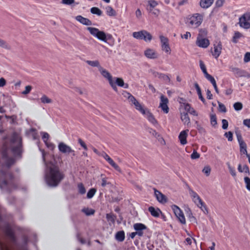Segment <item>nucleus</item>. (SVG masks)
I'll return each mask as SVG.
<instances>
[{
  "instance_id": "obj_59",
  "label": "nucleus",
  "mask_w": 250,
  "mask_h": 250,
  "mask_svg": "<svg viewBox=\"0 0 250 250\" xmlns=\"http://www.w3.org/2000/svg\"><path fill=\"white\" fill-rule=\"evenodd\" d=\"M222 128L223 129H226L228 128V122L226 119H223L222 120Z\"/></svg>"
},
{
  "instance_id": "obj_36",
  "label": "nucleus",
  "mask_w": 250,
  "mask_h": 250,
  "mask_svg": "<svg viewBox=\"0 0 250 250\" xmlns=\"http://www.w3.org/2000/svg\"><path fill=\"white\" fill-rule=\"evenodd\" d=\"M90 12L93 14H95L98 16H101L102 14V11L98 7H93L91 8Z\"/></svg>"
},
{
  "instance_id": "obj_49",
  "label": "nucleus",
  "mask_w": 250,
  "mask_h": 250,
  "mask_svg": "<svg viewBox=\"0 0 250 250\" xmlns=\"http://www.w3.org/2000/svg\"><path fill=\"white\" fill-rule=\"evenodd\" d=\"M210 123L212 126H215L217 124L216 117L215 114L210 115Z\"/></svg>"
},
{
  "instance_id": "obj_30",
  "label": "nucleus",
  "mask_w": 250,
  "mask_h": 250,
  "mask_svg": "<svg viewBox=\"0 0 250 250\" xmlns=\"http://www.w3.org/2000/svg\"><path fill=\"white\" fill-rule=\"evenodd\" d=\"M86 63L92 67H98V70H99L100 67H102L100 65V62L98 60H95V61L87 60L86 61Z\"/></svg>"
},
{
  "instance_id": "obj_32",
  "label": "nucleus",
  "mask_w": 250,
  "mask_h": 250,
  "mask_svg": "<svg viewBox=\"0 0 250 250\" xmlns=\"http://www.w3.org/2000/svg\"><path fill=\"white\" fill-rule=\"evenodd\" d=\"M231 71L237 77H242L243 76L244 71L238 68L232 67Z\"/></svg>"
},
{
  "instance_id": "obj_38",
  "label": "nucleus",
  "mask_w": 250,
  "mask_h": 250,
  "mask_svg": "<svg viewBox=\"0 0 250 250\" xmlns=\"http://www.w3.org/2000/svg\"><path fill=\"white\" fill-rule=\"evenodd\" d=\"M108 163L113 167L117 171L122 173V170L120 167L111 159L108 162Z\"/></svg>"
},
{
  "instance_id": "obj_64",
  "label": "nucleus",
  "mask_w": 250,
  "mask_h": 250,
  "mask_svg": "<svg viewBox=\"0 0 250 250\" xmlns=\"http://www.w3.org/2000/svg\"><path fill=\"white\" fill-rule=\"evenodd\" d=\"M0 247L1 250H11L10 248L6 245L0 243Z\"/></svg>"
},
{
  "instance_id": "obj_19",
  "label": "nucleus",
  "mask_w": 250,
  "mask_h": 250,
  "mask_svg": "<svg viewBox=\"0 0 250 250\" xmlns=\"http://www.w3.org/2000/svg\"><path fill=\"white\" fill-rule=\"evenodd\" d=\"M143 115H144L149 121V122H150L154 125H156L158 124L157 120L155 119L153 114L149 111L148 109L145 112L144 114H143Z\"/></svg>"
},
{
  "instance_id": "obj_29",
  "label": "nucleus",
  "mask_w": 250,
  "mask_h": 250,
  "mask_svg": "<svg viewBox=\"0 0 250 250\" xmlns=\"http://www.w3.org/2000/svg\"><path fill=\"white\" fill-rule=\"evenodd\" d=\"M5 232L6 234L12 240H14V235L11 228L9 227H6L5 229Z\"/></svg>"
},
{
  "instance_id": "obj_41",
  "label": "nucleus",
  "mask_w": 250,
  "mask_h": 250,
  "mask_svg": "<svg viewBox=\"0 0 250 250\" xmlns=\"http://www.w3.org/2000/svg\"><path fill=\"white\" fill-rule=\"evenodd\" d=\"M96 192V189L94 188H91L87 193V198L90 199L93 197Z\"/></svg>"
},
{
  "instance_id": "obj_45",
  "label": "nucleus",
  "mask_w": 250,
  "mask_h": 250,
  "mask_svg": "<svg viewBox=\"0 0 250 250\" xmlns=\"http://www.w3.org/2000/svg\"><path fill=\"white\" fill-rule=\"evenodd\" d=\"M244 182L246 185V188L249 191H250V178L248 176L245 177H244Z\"/></svg>"
},
{
  "instance_id": "obj_16",
  "label": "nucleus",
  "mask_w": 250,
  "mask_h": 250,
  "mask_svg": "<svg viewBox=\"0 0 250 250\" xmlns=\"http://www.w3.org/2000/svg\"><path fill=\"white\" fill-rule=\"evenodd\" d=\"M190 195L192 198L193 201L196 204L198 207H200V205L203 206V202L195 192L193 190H190Z\"/></svg>"
},
{
  "instance_id": "obj_21",
  "label": "nucleus",
  "mask_w": 250,
  "mask_h": 250,
  "mask_svg": "<svg viewBox=\"0 0 250 250\" xmlns=\"http://www.w3.org/2000/svg\"><path fill=\"white\" fill-rule=\"evenodd\" d=\"M76 20L84 25H91L92 24V22L89 19L85 18L82 16H77L76 17Z\"/></svg>"
},
{
  "instance_id": "obj_18",
  "label": "nucleus",
  "mask_w": 250,
  "mask_h": 250,
  "mask_svg": "<svg viewBox=\"0 0 250 250\" xmlns=\"http://www.w3.org/2000/svg\"><path fill=\"white\" fill-rule=\"evenodd\" d=\"M155 196L158 202L161 203H165L167 202L166 196L160 191L154 188Z\"/></svg>"
},
{
  "instance_id": "obj_17",
  "label": "nucleus",
  "mask_w": 250,
  "mask_h": 250,
  "mask_svg": "<svg viewBox=\"0 0 250 250\" xmlns=\"http://www.w3.org/2000/svg\"><path fill=\"white\" fill-rule=\"evenodd\" d=\"M214 50L212 54L215 58L217 59L220 55L222 51V44L220 42H217L214 45Z\"/></svg>"
},
{
  "instance_id": "obj_11",
  "label": "nucleus",
  "mask_w": 250,
  "mask_h": 250,
  "mask_svg": "<svg viewBox=\"0 0 250 250\" xmlns=\"http://www.w3.org/2000/svg\"><path fill=\"white\" fill-rule=\"evenodd\" d=\"M160 100L159 107L161 108L164 113H167L169 111V108L167 106L168 103V99L163 95H162L160 97Z\"/></svg>"
},
{
  "instance_id": "obj_53",
  "label": "nucleus",
  "mask_w": 250,
  "mask_h": 250,
  "mask_svg": "<svg viewBox=\"0 0 250 250\" xmlns=\"http://www.w3.org/2000/svg\"><path fill=\"white\" fill-rule=\"evenodd\" d=\"M207 79H208L210 82L212 83V84L215 85V84L216 83V81L214 79V78L211 76L210 74H208V75L206 76L205 77Z\"/></svg>"
},
{
  "instance_id": "obj_28",
  "label": "nucleus",
  "mask_w": 250,
  "mask_h": 250,
  "mask_svg": "<svg viewBox=\"0 0 250 250\" xmlns=\"http://www.w3.org/2000/svg\"><path fill=\"white\" fill-rule=\"evenodd\" d=\"M125 238V232L124 231H119L115 235V239L119 241L123 242Z\"/></svg>"
},
{
  "instance_id": "obj_43",
  "label": "nucleus",
  "mask_w": 250,
  "mask_h": 250,
  "mask_svg": "<svg viewBox=\"0 0 250 250\" xmlns=\"http://www.w3.org/2000/svg\"><path fill=\"white\" fill-rule=\"evenodd\" d=\"M159 78H160V79L163 80V81L167 82V83H169L170 81V78L169 77V76L168 75H166L163 73H161Z\"/></svg>"
},
{
  "instance_id": "obj_8",
  "label": "nucleus",
  "mask_w": 250,
  "mask_h": 250,
  "mask_svg": "<svg viewBox=\"0 0 250 250\" xmlns=\"http://www.w3.org/2000/svg\"><path fill=\"white\" fill-rule=\"evenodd\" d=\"M171 208L179 222L182 224H185L186 222V219L182 210L175 205L171 206Z\"/></svg>"
},
{
  "instance_id": "obj_48",
  "label": "nucleus",
  "mask_w": 250,
  "mask_h": 250,
  "mask_svg": "<svg viewBox=\"0 0 250 250\" xmlns=\"http://www.w3.org/2000/svg\"><path fill=\"white\" fill-rule=\"evenodd\" d=\"M225 136L228 138L229 141H232L233 140V133L231 131L226 132L224 134Z\"/></svg>"
},
{
  "instance_id": "obj_55",
  "label": "nucleus",
  "mask_w": 250,
  "mask_h": 250,
  "mask_svg": "<svg viewBox=\"0 0 250 250\" xmlns=\"http://www.w3.org/2000/svg\"><path fill=\"white\" fill-rule=\"evenodd\" d=\"M218 105H219V110L221 112H226L227 111V110H226V108L225 107V106L224 105V104H223L220 103V102H218Z\"/></svg>"
},
{
  "instance_id": "obj_42",
  "label": "nucleus",
  "mask_w": 250,
  "mask_h": 250,
  "mask_svg": "<svg viewBox=\"0 0 250 250\" xmlns=\"http://www.w3.org/2000/svg\"><path fill=\"white\" fill-rule=\"evenodd\" d=\"M233 107L236 111H239L242 109L243 104L241 102H236L233 104Z\"/></svg>"
},
{
  "instance_id": "obj_51",
  "label": "nucleus",
  "mask_w": 250,
  "mask_h": 250,
  "mask_svg": "<svg viewBox=\"0 0 250 250\" xmlns=\"http://www.w3.org/2000/svg\"><path fill=\"white\" fill-rule=\"evenodd\" d=\"M78 187L79 191L81 194H83L85 193V188L82 183L78 184Z\"/></svg>"
},
{
  "instance_id": "obj_5",
  "label": "nucleus",
  "mask_w": 250,
  "mask_h": 250,
  "mask_svg": "<svg viewBox=\"0 0 250 250\" xmlns=\"http://www.w3.org/2000/svg\"><path fill=\"white\" fill-rule=\"evenodd\" d=\"M87 30L94 37L97 38L99 40L106 42V36L104 31H100L98 28L92 27H88Z\"/></svg>"
},
{
  "instance_id": "obj_25",
  "label": "nucleus",
  "mask_w": 250,
  "mask_h": 250,
  "mask_svg": "<svg viewBox=\"0 0 250 250\" xmlns=\"http://www.w3.org/2000/svg\"><path fill=\"white\" fill-rule=\"evenodd\" d=\"M214 0H201L200 5L204 8H207L213 3Z\"/></svg>"
},
{
  "instance_id": "obj_47",
  "label": "nucleus",
  "mask_w": 250,
  "mask_h": 250,
  "mask_svg": "<svg viewBox=\"0 0 250 250\" xmlns=\"http://www.w3.org/2000/svg\"><path fill=\"white\" fill-rule=\"evenodd\" d=\"M242 34L239 32H236L234 33V35L233 37L232 41L233 42L236 43L237 42V40L238 39H239L240 37H242Z\"/></svg>"
},
{
  "instance_id": "obj_27",
  "label": "nucleus",
  "mask_w": 250,
  "mask_h": 250,
  "mask_svg": "<svg viewBox=\"0 0 250 250\" xmlns=\"http://www.w3.org/2000/svg\"><path fill=\"white\" fill-rule=\"evenodd\" d=\"M40 101L42 104H49L53 103V100L45 94H43L40 98Z\"/></svg>"
},
{
  "instance_id": "obj_57",
  "label": "nucleus",
  "mask_w": 250,
  "mask_h": 250,
  "mask_svg": "<svg viewBox=\"0 0 250 250\" xmlns=\"http://www.w3.org/2000/svg\"><path fill=\"white\" fill-rule=\"evenodd\" d=\"M200 157V154L196 151L194 150L191 154V158L192 159H196Z\"/></svg>"
},
{
  "instance_id": "obj_56",
  "label": "nucleus",
  "mask_w": 250,
  "mask_h": 250,
  "mask_svg": "<svg viewBox=\"0 0 250 250\" xmlns=\"http://www.w3.org/2000/svg\"><path fill=\"white\" fill-rule=\"evenodd\" d=\"M42 140L45 143L48 141V140L49 137V135L46 132H42Z\"/></svg>"
},
{
  "instance_id": "obj_15",
  "label": "nucleus",
  "mask_w": 250,
  "mask_h": 250,
  "mask_svg": "<svg viewBox=\"0 0 250 250\" xmlns=\"http://www.w3.org/2000/svg\"><path fill=\"white\" fill-rule=\"evenodd\" d=\"M130 104L133 105L136 110L140 111L142 114L147 109L144 108V106L136 99L135 98L130 103Z\"/></svg>"
},
{
  "instance_id": "obj_26",
  "label": "nucleus",
  "mask_w": 250,
  "mask_h": 250,
  "mask_svg": "<svg viewBox=\"0 0 250 250\" xmlns=\"http://www.w3.org/2000/svg\"><path fill=\"white\" fill-rule=\"evenodd\" d=\"M148 211L150 212L151 214L155 217H158L160 215V213L161 212V211L159 209L157 208L155 209L153 207H150L148 208Z\"/></svg>"
},
{
  "instance_id": "obj_39",
  "label": "nucleus",
  "mask_w": 250,
  "mask_h": 250,
  "mask_svg": "<svg viewBox=\"0 0 250 250\" xmlns=\"http://www.w3.org/2000/svg\"><path fill=\"white\" fill-rule=\"evenodd\" d=\"M108 163L113 167L117 171L122 173V170L120 167L111 159L108 162Z\"/></svg>"
},
{
  "instance_id": "obj_2",
  "label": "nucleus",
  "mask_w": 250,
  "mask_h": 250,
  "mask_svg": "<svg viewBox=\"0 0 250 250\" xmlns=\"http://www.w3.org/2000/svg\"><path fill=\"white\" fill-rule=\"evenodd\" d=\"M203 21V16L198 13L188 16L186 19V23L192 28L199 27Z\"/></svg>"
},
{
  "instance_id": "obj_61",
  "label": "nucleus",
  "mask_w": 250,
  "mask_h": 250,
  "mask_svg": "<svg viewBox=\"0 0 250 250\" xmlns=\"http://www.w3.org/2000/svg\"><path fill=\"white\" fill-rule=\"evenodd\" d=\"M78 143L80 145L84 148V150H87V147L85 143L81 139L79 138L78 139Z\"/></svg>"
},
{
  "instance_id": "obj_33",
  "label": "nucleus",
  "mask_w": 250,
  "mask_h": 250,
  "mask_svg": "<svg viewBox=\"0 0 250 250\" xmlns=\"http://www.w3.org/2000/svg\"><path fill=\"white\" fill-rule=\"evenodd\" d=\"M240 146V151L241 153L246 154L248 157V155H250V154L248 153L247 150V145L246 143L239 145Z\"/></svg>"
},
{
  "instance_id": "obj_63",
  "label": "nucleus",
  "mask_w": 250,
  "mask_h": 250,
  "mask_svg": "<svg viewBox=\"0 0 250 250\" xmlns=\"http://www.w3.org/2000/svg\"><path fill=\"white\" fill-rule=\"evenodd\" d=\"M102 157L104 158V159L108 162L111 158L104 152H103L101 155Z\"/></svg>"
},
{
  "instance_id": "obj_40",
  "label": "nucleus",
  "mask_w": 250,
  "mask_h": 250,
  "mask_svg": "<svg viewBox=\"0 0 250 250\" xmlns=\"http://www.w3.org/2000/svg\"><path fill=\"white\" fill-rule=\"evenodd\" d=\"M106 219L108 222L114 223L116 216L112 213H108L106 214Z\"/></svg>"
},
{
  "instance_id": "obj_34",
  "label": "nucleus",
  "mask_w": 250,
  "mask_h": 250,
  "mask_svg": "<svg viewBox=\"0 0 250 250\" xmlns=\"http://www.w3.org/2000/svg\"><path fill=\"white\" fill-rule=\"evenodd\" d=\"M105 9L106 14L109 16H115L116 15L115 11L111 6H107Z\"/></svg>"
},
{
  "instance_id": "obj_24",
  "label": "nucleus",
  "mask_w": 250,
  "mask_h": 250,
  "mask_svg": "<svg viewBox=\"0 0 250 250\" xmlns=\"http://www.w3.org/2000/svg\"><path fill=\"white\" fill-rule=\"evenodd\" d=\"M238 170L240 172H245L247 175H250V169L248 166L246 165H244L242 166L241 164H239L238 166Z\"/></svg>"
},
{
  "instance_id": "obj_22",
  "label": "nucleus",
  "mask_w": 250,
  "mask_h": 250,
  "mask_svg": "<svg viewBox=\"0 0 250 250\" xmlns=\"http://www.w3.org/2000/svg\"><path fill=\"white\" fill-rule=\"evenodd\" d=\"M181 119L184 125H186L188 126L190 125V120L187 112L181 113Z\"/></svg>"
},
{
  "instance_id": "obj_9",
  "label": "nucleus",
  "mask_w": 250,
  "mask_h": 250,
  "mask_svg": "<svg viewBox=\"0 0 250 250\" xmlns=\"http://www.w3.org/2000/svg\"><path fill=\"white\" fill-rule=\"evenodd\" d=\"M58 149L59 151L63 154H72L73 156H75V151L72 149V148L67 145L63 142H61L58 145Z\"/></svg>"
},
{
  "instance_id": "obj_4",
  "label": "nucleus",
  "mask_w": 250,
  "mask_h": 250,
  "mask_svg": "<svg viewBox=\"0 0 250 250\" xmlns=\"http://www.w3.org/2000/svg\"><path fill=\"white\" fill-rule=\"evenodd\" d=\"M238 24L245 29L250 28V12H245L239 17Z\"/></svg>"
},
{
  "instance_id": "obj_23",
  "label": "nucleus",
  "mask_w": 250,
  "mask_h": 250,
  "mask_svg": "<svg viewBox=\"0 0 250 250\" xmlns=\"http://www.w3.org/2000/svg\"><path fill=\"white\" fill-rule=\"evenodd\" d=\"M115 82H114L115 85L116 84L120 87L127 88L128 87V84L125 83L122 78H115Z\"/></svg>"
},
{
  "instance_id": "obj_52",
  "label": "nucleus",
  "mask_w": 250,
  "mask_h": 250,
  "mask_svg": "<svg viewBox=\"0 0 250 250\" xmlns=\"http://www.w3.org/2000/svg\"><path fill=\"white\" fill-rule=\"evenodd\" d=\"M32 87L31 85H27L25 87V90L21 92L23 95H27L29 93Z\"/></svg>"
},
{
  "instance_id": "obj_44",
  "label": "nucleus",
  "mask_w": 250,
  "mask_h": 250,
  "mask_svg": "<svg viewBox=\"0 0 250 250\" xmlns=\"http://www.w3.org/2000/svg\"><path fill=\"white\" fill-rule=\"evenodd\" d=\"M83 211L86 215H93L94 212L95 210L92 209H89L88 208H83Z\"/></svg>"
},
{
  "instance_id": "obj_35",
  "label": "nucleus",
  "mask_w": 250,
  "mask_h": 250,
  "mask_svg": "<svg viewBox=\"0 0 250 250\" xmlns=\"http://www.w3.org/2000/svg\"><path fill=\"white\" fill-rule=\"evenodd\" d=\"M123 95L128 100L129 103L135 98L133 95L127 91H124L123 93Z\"/></svg>"
},
{
  "instance_id": "obj_7",
  "label": "nucleus",
  "mask_w": 250,
  "mask_h": 250,
  "mask_svg": "<svg viewBox=\"0 0 250 250\" xmlns=\"http://www.w3.org/2000/svg\"><path fill=\"white\" fill-rule=\"evenodd\" d=\"M133 37L138 40H144L145 42H150L152 40L151 35L146 30H142L133 33Z\"/></svg>"
},
{
  "instance_id": "obj_6",
  "label": "nucleus",
  "mask_w": 250,
  "mask_h": 250,
  "mask_svg": "<svg viewBox=\"0 0 250 250\" xmlns=\"http://www.w3.org/2000/svg\"><path fill=\"white\" fill-rule=\"evenodd\" d=\"M99 71L102 76L108 80L110 85L113 88V89L115 91H117V86L115 85L110 73L102 67H100Z\"/></svg>"
},
{
  "instance_id": "obj_31",
  "label": "nucleus",
  "mask_w": 250,
  "mask_h": 250,
  "mask_svg": "<svg viewBox=\"0 0 250 250\" xmlns=\"http://www.w3.org/2000/svg\"><path fill=\"white\" fill-rule=\"evenodd\" d=\"M0 47L8 50H10L11 49V47L9 43L1 39H0Z\"/></svg>"
},
{
  "instance_id": "obj_3",
  "label": "nucleus",
  "mask_w": 250,
  "mask_h": 250,
  "mask_svg": "<svg viewBox=\"0 0 250 250\" xmlns=\"http://www.w3.org/2000/svg\"><path fill=\"white\" fill-rule=\"evenodd\" d=\"M13 176L8 171H0V188H5L12 184Z\"/></svg>"
},
{
  "instance_id": "obj_37",
  "label": "nucleus",
  "mask_w": 250,
  "mask_h": 250,
  "mask_svg": "<svg viewBox=\"0 0 250 250\" xmlns=\"http://www.w3.org/2000/svg\"><path fill=\"white\" fill-rule=\"evenodd\" d=\"M227 165L228 169L229 170V171L231 175L233 177H236V171H235L234 168L230 166V164H229V163H227Z\"/></svg>"
},
{
  "instance_id": "obj_12",
  "label": "nucleus",
  "mask_w": 250,
  "mask_h": 250,
  "mask_svg": "<svg viewBox=\"0 0 250 250\" xmlns=\"http://www.w3.org/2000/svg\"><path fill=\"white\" fill-rule=\"evenodd\" d=\"M196 44L200 47L206 48L209 45V41L206 38L198 37L196 40Z\"/></svg>"
},
{
  "instance_id": "obj_60",
  "label": "nucleus",
  "mask_w": 250,
  "mask_h": 250,
  "mask_svg": "<svg viewBox=\"0 0 250 250\" xmlns=\"http://www.w3.org/2000/svg\"><path fill=\"white\" fill-rule=\"evenodd\" d=\"M45 144L46 146L51 150H53L55 147V146L51 142L47 141V142L45 143Z\"/></svg>"
},
{
  "instance_id": "obj_1",
  "label": "nucleus",
  "mask_w": 250,
  "mask_h": 250,
  "mask_svg": "<svg viewBox=\"0 0 250 250\" xmlns=\"http://www.w3.org/2000/svg\"><path fill=\"white\" fill-rule=\"evenodd\" d=\"M41 151L42 153V160L48 167L45 176L46 183L50 187H56L62 180L64 175L60 171L58 167L53 165L50 167L47 165L45 159L46 153L43 150H41Z\"/></svg>"
},
{
  "instance_id": "obj_58",
  "label": "nucleus",
  "mask_w": 250,
  "mask_h": 250,
  "mask_svg": "<svg viewBox=\"0 0 250 250\" xmlns=\"http://www.w3.org/2000/svg\"><path fill=\"white\" fill-rule=\"evenodd\" d=\"M237 139L239 143V145L245 143L243 141L242 137L240 133H236Z\"/></svg>"
},
{
  "instance_id": "obj_20",
  "label": "nucleus",
  "mask_w": 250,
  "mask_h": 250,
  "mask_svg": "<svg viewBox=\"0 0 250 250\" xmlns=\"http://www.w3.org/2000/svg\"><path fill=\"white\" fill-rule=\"evenodd\" d=\"M188 131V129L183 130L180 132L179 135V139L180 143L183 145H186L187 143V138Z\"/></svg>"
},
{
  "instance_id": "obj_62",
  "label": "nucleus",
  "mask_w": 250,
  "mask_h": 250,
  "mask_svg": "<svg viewBox=\"0 0 250 250\" xmlns=\"http://www.w3.org/2000/svg\"><path fill=\"white\" fill-rule=\"evenodd\" d=\"M244 61L245 62H248L250 61V52H247L245 54Z\"/></svg>"
},
{
  "instance_id": "obj_54",
  "label": "nucleus",
  "mask_w": 250,
  "mask_h": 250,
  "mask_svg": "<svg viewBox=\"0 0 250 250\" xmlns=\"http://www.w3.org/2000/svg\"><path fill=\"white\" fill-rule=\"evenodd\" d=\"M148 132L150 134H152L153 136L157 138L160 136V135L155 130L152 128H148Z\"/></svg>"
},
{
  "instance_id": "obj_46",
  "label": "nucleus",
  "mask_w": 250,
  "mask_h": 250,
  "mask_svg": "<svg viewBox=\"0 0 250 250\" xmlns=\"http://www.w3.org/2000/svg\"><path fill=\"white\" fill-rule=\"evenodd\" d=\"M148 4L150 6L148 10L149 12H151L153 10V9H154V8L157 5V3L154 0H149L148 1Z\"/></svg>"
},
{
  "instance_id": "obj_14",
  "label": "nucleus",
  "mask_w": 250,
  "mask_h": 250,
  "mask_svg": "<svg viewBox=\"0 0 250 250\" xmlns=\"http://www.w3.org/2000/svg\"><path fill=\"white\" fill-rule=\"evenodd\" d=\"M145 56L149 59H156L158 58V55L156 51L152 49L147 48L144 51Z\"/></svg>"
},
{
  "instance_id": "obj_10",
  "label": "nucleus",
  "mask_w": 250,
  "mask_h": 250,
  "mask_svg": "<svg viewBox=\"0 0 250 250\" xmlns=\"http://www.w3.org/2000/svg\"><path fill=\"white\" fill-rule=\"evenodd\" d=\"M159 38L161 41L162 50L167 53L170 54L171 49L169 45L168 39L163 35H160Z\"/></svg>"
},
{
  "instance_id": "obj_13",
  "label": "nucleus",
  "mask_w": 250,
  "mask_h": 250,
  "mask_svg": "<svg viewBox=\"0 0 250 250\" xmlns=\"http://www.w3.org/2000/svg\"><path fill=\"white\" fill-rule=\"evenodd\" d=\"M134 229L136 230L137 235L139 236H142L144 234L143 231L146 230L147 228L142 223H136L133 225Z\"/></svg>"
},
{
  "instance_id": "obj_50",
  "label": "nucleus",
  "mask_w": 250,
  "mask_h": 250,
  "mask_svg": "<svg viewBox=\"0 0 250 250\" xmlns=\"http://www.w3.org/2000/svg\"><path fill=\"white\" fill-rule=\"evenodd\" d=\"M211 168L209 166H206L204 167L202 170L203 173H204L207 176H208L210 173Z\"/></svg>"
}]
</instances>
